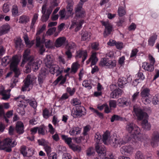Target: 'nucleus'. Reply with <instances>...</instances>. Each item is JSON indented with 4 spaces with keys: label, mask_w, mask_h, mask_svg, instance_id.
Here are the masks:
<instances>
[{
    "label": "nucleus",
    "mask_w": 159,
    "mask_h": 159,
    "mask_svg": "<svg viewBox=\"0 0 159 159\" xmlns=\"http://www.w3.org/2000/svg\"><path fill=\"white\" fill-rule=\"evenodd\" d=\"M30 53L29 49H27L25 51L23 55L22 61L20 64L21 66H23L25 63H27L25 66L26 69L24 71L26 73L30 72L31 69L33 71H36L40 66L37 61L35 60L34 57L30 55Z\"/></svg>",
    "instance_id": "1"
},
{
    "label": "nucleus",
    "mask_w": 159,
    "mask_h": 159,
    "mask_svg": "<svg viewBox=\"0 0 159 159\" xmlns=\"http://www.w3.org/2000/svg\"><path fill=\"white\" fill-rule=\"evenodd\" d=\"M16 144L17 142L15 140L7 138L2 142L0 141V149L9 152L11 151V148L15 147Z\"/></svg>",
    "instance_id": "2"
},
{
    "label": "nucleus",
    "mask_w": 159,
    "mask_h": 159,
    "mask_svg": "<svg viewBox=\"0 0 159 159\" xmlns=\"http://www.w3.org/2000/svg\"><path fill=\"white\" fill-rule=\"evenodd\" d=\"M12 61L10 65V68L11 71L14 72V77L12 79L13 82L16 84L18 81L17 78L20 75V71L17 68V66L19 63V59L17 57H14L12 58Z\"/></svg>",
    "instance_id": "3"
},
{
    "label": "nucleus",
    "mask_w": 159,
    "mask_h": 159,
    "mask_svg": "<svg viewBox=\"0 0 159 159\" xmlns=\"http://www.w3.org/2000/svg\"><path fill=\"white\" fill-rule=\"evenodd\" d=\"M86 114L85 108L81 106H76L71 111V115L75 118L80 117Z\"/></svg>",
    "instance_id": "4"
},
{
    "label": "nucleus",
    "mask_w": 159,
    "mask_h": 159,
    "mask_svg": "<svg viewBox=\"0 0 159 159\" xmlns=\"http://www.w3.org/2000/svg\"><path fill=\"white\" fill-rule=\"evenodd\" d=\"M133 111L138 120H141L148 118L147 114L139 107L134 106Z\"/></svg>",
    "instance_id": "5"
},
{
    "label": "nucleus",
    "mask_w": 159,
    "mask_h": 159,
    "mask_svg": "<svg viewBox=\"0 0 159 159\" xmlns=\"http://www.w3.org/2000/svg\"><path fill=\"white\" fill-rule=\"evenodd\" d=\"M109 142L111 146L115 148L117 147L118 145L125 143L122 139L118 138L116 135L111 136L109 139Z\"/></svg>",
    "instance_id": "6"
},
{
    "label": "nucleus",
    "mask_w": 159,
    "mask_h": 159,
    "mask_svg": "<svg viewBox=\"0 0 159 159\" xmlns=\"http://www.w3.org/2000/svg\"><path fill=\"white\" fill-rule=\"evenodd\" d=\"M127 131L129 133H132L135 135L140 133V129L135 124L128 123L126 126Z\"/></svg>",
    "instance_id": "7"
},
{
    "label": "nucleus",
    "mask_w": 159,
    "mask_h": 159,
    "mask_svg": "<svg viewBox=\"0 0 159 159\" xmlns=\"http://www.w3.org/2000/svg\"><path fill=\"white\" fill-rule=\"evenodd\" d=\"M100 65L104 66L107 68H111L116 65L115 60L111 61L107 58H104L100 61Z\"/></svg>",
    "instance_id": "8"
},
{
    "label": "nucleus",
    "mask_w": 159,
    "mask_h": 159,
    "mask_svg": "<svg viewBox=\"0 0 159 159\" xmlns=\"http://www.w3.org/2000/svg\"><path fill=\"white\" fill-rule=\"evenodd\" d=\"M36 77L33 75H28L24 80V85L22 87V91H25L26 89L28 88L30 85L33 82Z\"/></svg>",
    "instance_id": "9"
},
{
    "label": "nucleus",
    "mask_w": 159,
    "mask_h": 159,
    "mask_svg": "<svg viewBox=\"0 0 159 159\" xmlns=\"http://www.w3.org/2000/svg\"><path fill=\"white\" fill-rule=\"evenodd\" d=\"M83 3H79L75 8L76 16L77 17L82 18L85 16V11L82 8Z\"/></svg>",
    "instance_id": "10"
},
{
    "label": "nucleus",
    "mask_w": 159,
    "mask_h": 159,
    "mask_svg": "<svg viewBox=\"0 0 159 159\" xmlns=\"http://www.w3.org/2000/svg\"><path fill=\"white\" fill-rule=\"evenodd\" d=\"M46 26L45 25H43L42 28L40 29L37 32L36 40V46L37 47L40 46L41 43H43L45 42V39L43 37L42 40H41L39 36L41 33H42L43 30H44L46 28Z\"/></svg>",
    "instance_id": "11"
},
{
    "label": "nucleus",
    "mask_w": 159,
    "mask_h": 159,
    "mask_svg": "<svg viewBox=\"0 0 159 159\" xmlns=\"http://www.w3.org/2000/svg\"><path fill=\"white\" fill-rule=\"evenodd\" d=\"M159 141V132L155 131L153 132L151 144L153 147L157 146V143Z\"/></svg>",
    "instance_id": "12"
},
{
    "label": "nucleus",
    "mask_w": 159,
    "mask_h": 159,
    "mask_svg": "<svg viewBox=\"0 0 159 159\" xmlns=\"http://www.w3.org/2000/svg\"><path fill=\"white\" fill-rule=\"evenodd\" d=\"M54 58L52 55H47L45 58L44 61L46 66L48 67H50L54 64Z\"/></svg>",
    "instance_id": "13"
},
{
    "label": "nucleus",
    "mask_w": 159,
    "mask_h": 159,
    "mask_svg": "<svg viewBox=\"0 0 159 159\" xmlns=\"http://www.w3.org/2000/svg\"><path fill=\"white\" fill-rule=\"evenodd\" d=\"M102 25L105 27V29L103 33L104 36L106 37L111 34L112 31V26L108 23L103 22Z\"/></svg>",
    "instance_id": "14"
},
{
    "label": "nucleus",
    "mask_w": 159,
    "mask_h": 159,
    "mask_svg": "<svg viewBox=\"0 0 159 159\" xmlns=\"http://www.w3.org/2000/svg\"><path fill=\"white\" fill-rule=\"evenodd\" d=\"M133 150V148L130 146H124L120 148V151L122 154L128 155Z\"/></svg>",
    "instance_id": "15"
},
{
    "label": "nucleus",
    "mask_w": 159,
    "mask_h": 159,
    "mask_svg": "<svg viewBox=\"0 0 159 159\" xmlns=\"http://www.w3.org/2000/svg\"><path fill=\"white\" fill-rule=\"evenodd\" d=\"M123 91L120 89H116L110 94V98H117L122 94Z\"/></svg>",
    "instance_id": "16"
},
{
    "label": "nucleus",
    "mask_w": 159,
    "mask_h": 159,
    "mask_svg": "<svg viewBox=\"0 0 159 159\" xmlns=\"http://www.w3.org/2000/svg\"><path fill=\"white\" fill-rule=\"evenodd\" d=\"M49 68H50V72L51 73L53 74L56 73L57 76L61 74L62 72V70H60V68L57 65H54V64L52 65L51 67Z\"/></svg>",
    "instance_id": "17"
},
{
    "label": "nucleus",
    "mask_w": 159,
    "mask_h": 159,
    "mask_svg": "<svg viewBox=\"0 0 159 159\" xmlns=\"http://www.w3.org/2000/svg\"><path fill=\"white\" fill-rule=\"evenodd\" d=\"M66 39L64 37H59L56 40L54 45L57 48H59L63 45L65 43Z\"/></svg>",
    "instance_id": "18"
},
{
    "label": "nucleus",
    "mask_w": 159,
    "mask_h": 159,
    "mask_svg": "<svg viewBox=\"0 0 159 159\" xmlns=\"http://www.w3.org/2000/svg\"><path fill=\"white\" fill-rule=\"evenodd\" d=\"M16 130L17 133L20 134L24 133V125L22 122L20 121L17 122L16 125Z\"/></svg>",
    "instance_id": "19"
},
{
    "label": "nucleus",
    "mask_w": 159,
    "mask_h": 159,
    "mask_svg": "<svg viewBox=\"0 0 159 159\" xmlns=\"http://www.w3.org/2000/svg\"><path fill=\"white\" fill-rule=\"evenodd\" d=\"M95 149L96 152L100 156L104 154L106 152L105 148L101 145L100 144H95Z\"/></svg>",
    "instance_id": "20"
},
{
    "label": "nucleus",
    "mask_w": 159,
    "mask_h": 159,
    "mask_svg": "<svg viewBox=\"0 0 159 159\" xmlns=\"http://www.w3.org/2000/svg\"><path fill=\"white\" fill-rule=\"evenodd\" d=\"M142 67L145 70L152 72L154 70V66L153 65L150 63L149 64L148 63L144 62L143 63Z\"/></svg>",
    "instance_id": "21"
},
{
    "label": "nucleus",
    "mask_w": 159,
    "mask_h": 159,
    "mask_svg": "<svg viewBox=\"0 0 159 159\" xmlns=\"http://www.w3.org/2000/svg\"><path fill=\"white\" fill-rule=\"evenodd\" d=\"M10 26L9 25H3L0 28V36L7 33L10 30Z\"/></svg>",
    "instance_id": "22"
},
{
    "label": "nucleus",
    "mask_w": 159,
    "mask_h": 159,
    "mask_svg": "<svg viewBox=\"0 0 159 159\" xmlns=\"http://www.w3.org/2000/svg\"><path fill=\"white\" fill-rule=\"evenodd\" d=\"M14 57V56H13L12 57V58H13V57ZM15 57L18 58L16 56ZM12 61V59H11V58L9 56L5 57L2 59V64L3 66H6L11 61V63Z\"/></svg>",
    "instance_id": "23"
},
{
    "label": "nucleus",
    "mask_w": 159,
    "mask_h": 159,
    "mask_svg": "<svg viewBox=\"0 0 159 159\" xmlns=\"http://www.w3.org/2000/svg\"><path fill=\"white\" fill-rule=\"evenodd\" d=\"M81 129V128L78 127H73L69 131V133L71 135H76L80 134Z\"/></svg>",
    "instance_id": "24"
},
{
    "label": "nucleus",
    "mask_w": 159,
    "mask_h": 159,
    "mask_svg": "<svg viewBox=\"0 0 159 159\" xmlns=\"http://www.w3.org/2000/svg\"><path fill=\"white\" fill-rule=\"evenodd\" d=\"M141 125L143 128L146 130H149L151 129V125L148 122V121L146 119H145L143 120Z\"/></svg>",
    "instance_id": "25"
},
{
    "label": "nucleus",
    "mask_w": 159,
    "mask_h": 159,
    "mask_svg": "<svg viewBox=\"0 0 159 159\" xmlns=\"http://www.w3.org/2000/svg\"><path fill=\"white\" fill-rule=\"evenodd\" d=\"M82 57V62H83L86 59L87 57V53L86 51H79L77 52V54L76 55L77 57L79 58Z\"/></svg>",
    "instance_id": "26"
},
{
    "label": "nucleus",
    "mask_w": 159,
    "mask_h": 159,
    "mask_svg": "<svg viewBox=\"0 0 159 159\" xmlns=\"http://www.w3.org/2000/svg\"><path fill=\"white\" fill-rule=\"evenodd\" d=\"M52 10L51 9H48L46 12V14L44 15H43L41 17V20L43 22L46 21L49 17V16L51 13Z\"/></svg>",
    "instance_id": "27"
},
{
    "label": "nucleus",
    "mask_w": 159,
    "mask_h": 159,
    "mask_svg": "<svg viewBox=\"0 0 159 159\" xmlns=\"http://www.w3.org/2000/svg\"><path fill=\"white\" fill-rule=\"evenodd\" d=\"M76 48V45L74 43L71 42L66 45V50L73 52Z\"/></svg>",
    "instance_id": "28"
},
{
    "label": "nucleus",
    "mask_w": 159,
    "mask_h": 159,
    "mask_svg": "<svg viewBox=\"0 0 159 159\" xmlns=\"http://www.w3.org/2000/svg\"><path fill=\"white\" fill-rule=\"evenodd\" d=\"M60 81H61L60 82L59 84L62 85L66 82V79L65 78H63V76L61 75L57 78V79L54 82L53 84L54 85H56Z\"/></svg>",
    "instance_id": "29"
},
{
    "label": "nucleus",
    "mask_w": 159,
    "mask_h": 159,
    "mask_svg": "<svg viewBox=\"0 0 159 159\" xmlns=\"http://www.w3.org/2000/svg\"><path fill=\"white\" fill-rule=\"evenodd\" d=\"M118 102L119 103L121 104L124 106H128L130 105V101L125 98L119 99Z\"/></svg>",
    "instance_id": "30"
},
{
    "label": "nucleus",
    "mask_w": 159,
    "mask_h": 159,
    "mask_svg": "<svg viewBox=\"0 0 159 159\" xmlns=\"http://www.w3.org/2000/svg\"><path fill=\"white\" fill-rule=\"evenodd\" d=\"M30 20L29 17L26 16H21L19 19V22L20 23H26L28 22Z\"/></svg>",
    "instance_id": "31"
},
{
    "label": "nucleus",
    "mask_w": 159,
    "mask_h": 159,
    "mask_svg": "<svg viewBox=\"0 0 159 159\" xmlns=\"http://www.w3.org/2000/svg\"><path fill=\"white\" fill-rule=\"evenodd\" d=\"M150 95L149 90L148 89H144L141 93V96L142 98L149 97Z\"/></svg>",
    "instance_id": "32"
},
{
    "label": "nucleus",
    "mask_w": 159,
    "mask_h": 159,
    "mask_svg": "<svg viewBox=\"0 0 159 159\" xmlns=\"http://www.w3.org/2000/svg\"><path fill=\"white\" fill-rule=\"evenodd\" d=\"M62 139L65 141V142L69 145V147L71 145L72 139L68 137L67 136L62 135L61 136Z\"/></svg>",
    "instance_id": "33"
},
{
    "label": "nucleus",
    "mask_w": 159,
    "mask_h": 159,
    "mask_svg": "<svg viewBox=\"0 0 159 159\" xmlns=\"http://www.w3.org/2000/svg\"><path fill=\"white\" fill-rule=\"evenodd\" d=\"M125 118L120 117V116L116 115H114L111 119V122H113L114 121H122Z\"/></svg>",
    "instance_id": "34"
},
{
    "label": "nucleus",
    "mask_w": 159,
    "mask_h": 159,
    "mask_svg": "<svg viewBox=\"0 0 159 159\" xmlns=\"http://www.w3.org/2000/svg\"><path fill=\"white\" fill-rule=\"evenodd\" d=\"M90 33H88L87 31H85L81 34V39L83 41L88 40L90 38Z\"/></svg>",
    "instance_id": "35"
},
{
    "label": "nucleus",
    "mask_w": 159,
    "mask_h": 159,
    "mask_svg": "<svg viewBox=\"0 0 159 159\" xmlns=\"http://www.w3.org/2000/svg\"><path fill=\"white\" fill-rule=\"evenodd\" d=\"M126 79L125 78H122V79H119L118 81V84L119 87L122 88L124 87V85L127 83Z\"/></svg>",
    "instance_id": "36"
},
{
    "label": "nucleus",
    "mask_w": 159,
    "mask_h": 159,
    "mask_svg": "<svg viewBox=\"0 0 159 159\" xmlns=\"http://www.w3.org/2000/svg\"><path fill=\"white\" fill-rule=\"evenodd\" d=\"M15 47L16 48H21L23 46L22 40L20 39H17L15 41Z\"/></svg>",
    "instance_id": "37"
},
{
    "label": "nucleus",
    "mask_w": 159,
    "mask_h": 159,
    "mask_svg": "<svg viewBox=\"0 0 159 159\" xmlns=\"http://www.w3.org/2000/svg\"><path fill=\"white\" fill-rule=\"evenodd\" d=\"M157 39V35H154L150 37L148 40L149 44L152 46H153L154 44L155 41Z\"/></svg>",
    "instance_id": "38"
},
{
    "label": "nucleus",
    "mask_w": 159,
    "mask_h": 159,
    "mask_svg": "<svg viewBox=\"0 0 159 159\" xmlns=\"http://www.w3.org/2000/svg\"><path fill=\"white\" fill-rule=\"evenodd\" d=\"M48 72L46 70L45 68H43L41 69L38 76L43 77H44L45 78L46 76L48 75Z\"/></svg>",
    "instance_id": "39"
},
{
    "label": "nucleus",
    "mask_w": 159,
    "mask_h": 159,
    "mask_svg": "<svg viewBox=\"0 0 159 159\" xmlns=\"http://www.w3.org/2000/svg\"><path fill=\"white\" fill-rule=\"evenodd\" d=\"M78 64L77 63H74L71 66V69L70 72L71 73H75L78 69Z\"/></svg>",
    "instance_id": "40"
},
{
    "label": "nucleus",
    "mask_w": 159,
    "mask_h": 159,
    "mask_svg": "<svg viewBox=\"0 0 159 159\" xmlns=\"http://www.w3.org/2000/svg\"><path fill=\"white\" fill-rule=\"evenodd\" d=\"M25 101L29 103L30 105L34 109L36 107L37 103L35 101H31L29 99H25Z\"/></svg>",
    "instance_id": "41"
},
{
    "label": "nucleus",
    "mask_w": 159,
    "mask_h": 159,
    "mask_svg": "<svg viewBox=\"0 0 159 159\" xmlns=\"http://www.w3.org/2000/svg\"><path fill=\"white\" fill-rule=\"evenodd\" d=\"M70 147L74 151L79 152L81 150V148L80 146L74 144H71V145H70Z\"/></svg>",
    "instance_id": "42"
},
{
    "label": "nucleus",
    "mask_w": 159,
    "mask_h": 159,
    "mask_svg": "<svg viewBox=\"0 0 159 159\" xmlns=\"http://www.w3.org/2000/svg\"><path fill=\"white\" fill-rule=\"evenodd\" d=\"M95 153L94 149L93 148H89L86 151L87 155L88 156H91L93 155Z\"/></svg>",
    "instance_id": "43"
},
{
    "label": "nucleus",
    "mask_w": 159,
    "mask_h": 159,
    "mask_svg": "<svg viewBox=\"0 0 159 159\" xmlns=\"http://www.w3.org/2000/svg\"><path fill=\"white\" fill-rule=\"evenodd\" d=\"M118 13L120 16H123L126 13L125 10L123 9V7H119L118 11Z\"/></svg>",
    "instance_id": "44"
},
{
    "label": "nucleus",
    "mask_w": 159,
    "mask_h": 159,
    "mask_svg": "<svg viewBox=\"0 0 159 159\" xmlns=\"http://www.w3.org/2000/svg\"><path fill=\"white\" fill-rule=\"evenodd\" d=\"M101 139V136L100 133H97L95 134V140L96 142L95 144H100V140Z\"/></svg>",
    "instance_id": "45"
},
{
    "label": "nucleus",
    "mask_w": 159,
    "mask_h": 159,
    "mask_svg": "<svg viewBox=\"0 0 159 159\" xmlns=\"http://www.w3.org/2000/svg\"><path fill=\"white\" fill-rule=\"evenodd\" d=\"M84 21L82 20H80L78 23L76 24V23L75 22V24L76 25V27L75 28V31L77 32L81 28L82 24L83 23Z\"/></svg>",
    "instance_id": "46"
},
{
    "label": "nucleus",
    "mask_w": 159,
    "mask_h": 159,
    "mask_svg": "<svg viewBox=\"0 0 159 159\" xmlns=\"http://www.w3.org/2000/svg\"><path fill=\"white\" fill-rule=\"evenodd\" d=\"M91 59L92 60L91 62V65H95L98 61V58L95 54H93L92 55L91 57L89 59Z\"/></svg>",
    "instance_id": "47"
},
{
    "label": "nucleus",
    "mask_w": 159,
    "mask_h": 159,
    "mask_svg": "<svg viewBox=\"0 0 159 159\" xmlns=\"http://www.w3.org/2000/svg\"><path fill=\"white\" fill-rule=\"evenodd\" d=\"M27 148L25 146H22L21 148L20 152L24 157H26L27 154Z\"/></svg>",
    "instance_id": "48"
},
{
    "label": "nucleus",
    "mask_w": 159,
    "mask_h": 159,
    "mask_svg": "<svg viewBox=\"0 0 159 159\" xmlns=\"http://www.w3.org/2000/svg\"><path fill=\"white\" fill-rule=\"evenodd\" d=\"M91 129V127L89 125L85 126L84 128L83 134L84 136H86L88 134L87 132L90 131Z\"/></svg>",
    "instance_id": "49"
},
{
    "label": "nucleus",
    "mask_w": 159,
    "mask_h": 159,
    "mask_svg": "<svg viewBox=\"0 0 159 159\" xmlns=\"http://www.w3.org/2000/svg\"><path fill=\"white\" fill-rule=\"evenodd\" d=\"M82 85L85 88H87L88 89H90L92 88L91 86L87 80H84L83 81Z\"/></svg>",
    "instance_id": "50"
},
{
    "label": "nucleus",
    "mask_w": 159,
    "mask_h": 159,
    "mask_svg": "<svg viewBox=\"0 0 159 159\" xmlns=\"http://www.w3.org/2000/svg\"><path fill=\"white\" fill-rule=\"evenodd\" d=\"M45 127L44 126H40L38 128V132L39 134L43 135L45 134Z\"/></svg>",
    "instance_id": "51"
},
{
    "label": "nucleus",
    "mask_w": 159,
    "mask_h": 159,
    "mask_svg": "<svg viewBox=\"0 0 159 159\" xmlns=\"http://www.w3.org/2000/svg\"><path fill=\"white\" fill-rule=\"evenodd\" d=\"M12 14L14 16H18V12L17 7L16 6H13L12 10Z\"/></svg>",
    "instance_id": "52"
},
{
    "label": "nucleus",
    "mask_w": 159,
    "mask_h": 159,
    "mask_svg": "<svg viewBox=\"0 0 159 159\" xmlns=\"http://www.w3.org/2000/svg\"><path fill=\"white\" fill-rule=\"evenodd\" d=\"M109 105L110 108H115L116 106V102L115 100H111L109 101Z\"/></svg>",
    "instance_id": "53"
},
{
    "label": "nucleus",
    "mask_w": 159,
    "mask_h": 159,
    "mask_svg": "<svg viewBox=\"0 0 159 159\" xmlns=\"http://www.w3.org/2000/svg\"><path fill=\"white\" fill-rule=\"evenodd\" d=\"M136 155L135 159H144L143 154L140 151L137 152Z\"/></svg>",
    "instance_id": "54"
},
{
    "label": "nucleus",
    "mask_w": 159,
    "mask_h": 159,
    "mask_svg": "<svg viewBox=\"0 0 159 159\" xmlns=\"http://www.w3.org/2000/svg\"><path fill=\"white\" fill-rule=\"evenodd\" d=\"M10 10L9 4L7 3H5L3 5V11L5 13H7Z\"/></svg>",
    "instance_id": "55"
},
{
    "label": "nucleus",
    "mask_w": 159,
    "mask_h": 159,
    "mask_svg": "<svg viewBox=\"0 0 159 159\" xmlns=\"http://www.w3.org/2000/svg\"><path fill=\"white\" fill-rule=\"evenodd\" d=\"M90 109L94 113H95L100 118H103V115L102 113H100L97 110H96L93 107H90Z\"/></svg>",
    "instance_id": "56"
},
{
    "label": "nucleus",
    "mask_w": 159,
    "mask_h": 159,
    "mask_svg": "<svg viewBox=\"0 0 159 159\" xmlns=\"http://www.w3.org/2000/svg\"><path fill=\"white\" fill-rule=\"evenodd\" d=\"M0 94L2 95L3 97L2 99L7 100L10 98V95L5 93L4 91L2 90L0 92Z\"/></svg>",
    "instance_id": "57"
},
{
    "label": "nucleus",
    "mask_w": 159,
    "mask_h": 159,
    "mask_svg": "<svg viewBox=\"0 0 159 159\" xmlns=\"http://www.w3.org/2000/svg\"><path fill=\"white\" fill-rule=\"evenodd\" d=\"M109 136V134L107 133H105L103 135L102 141L105 144H106V141L108 139Z\"/></svg>",
    "instance_id": "58"
},
{
    "label": "nucleus",
    "mask_w": 159,
    "mask_h": 159,
    "mask_svg": "<svg viewBox=\"0 0 159 159\" xmlns=\"http://www.w3.org/2000/svg\"><path fill=\"white\" fill-rule=\"evenodd\" d=\"M66 91L70 95L72 96L73 95L75 91V89L73 88L72 89H71L70 88L67 87L66 88Z\"/></svg>",
    "instance_id": "59"
},
{
    "label": "nucleus",
    "mask_w": 159,
    "mask_h": 159,
    "mask_svg": "<svg viewBox=\"0 0 159 159\" xmlns=\"http://www.w3.org/2000/svg\"><path fill=\"white\" fill-rule=\"evenodd\" d=\"M56 30V28L55 27L50 28L48 30L47 33L49 35H51Z\"/></svg>",
    "instance_id": "60"
},
{
    "label": "nucleus",
    "mask_w": 159,
    "mask_h": 159,
    "mask_svg": "<svg viewBox=\"0 0 159 159\" xmlns=\"http://www.w3.org/2000/svg\"><path fill=\"white\" fill-rule=\"evenodd\" d=\"M73 105L75 106L76 107L79 106H78L81 104V102L79 99L75 98L73 99Z\"/></svg>",
    "instance_id": "61"
},
{
    "label": "nucleus",
    "mask_w": 159,
    "mask_h": 159,
    "mask_svg": "<svg viewBox=\"0 0 159 159\" xmlns=\"http://www.w3.org/2000/svg\"><path fill=\"white\" fill-rule=\"evenodd\" d=\"M48 159H57V154L54 152H52L48 155Z\"/></svg>",
    "instance_id": "62"
},
{
    "label": "nucleus",
    "mask_w": 159,
    "mask_h": 159,
    "mask_svg": "<svg viewBox=\"0 0 159 159\" xmlns=\"http://www.w3.org/2000/svg\"><path fill=\"white\" fill-rule=\"evenodd\" d=\"M149 97L142 98V102L145 105H147L150 102V100L148 99Z\"/></svg>",
    "instance_id": "63"
},
{
    "label": "nucleus",
    "mask_w": 159,
    "mask_h": 159,
    "mask_svg": "<svg viewBox=\"0 0 159 159\" xmlns=\"http://www.w3.org/2000/svg\"><path fill=\"white\" fill-rule=\"evenodd\" d=\"M152 102L154 105H156L159 103V98H158L157 95H156L153 97L152 99Z\"/></svg>",
    "instance_id": "64"
}]
</instances>
